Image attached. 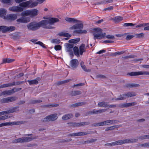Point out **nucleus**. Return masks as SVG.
Segmentation results:
<instances>
[{"instance_id":"nucleus-35","label":"nucleus","mask_w":149,"mask_h":149,"mask_svg":"<svg viewBox=\"0 0 149 149\" xmlns=\"http://www.w3.org/2000/svg\"><path fill=\"white\" fill-rule=\"evenodd\" d=\"M7 13V10L5 9L1 8L0 9V17H1L5 16Z\"/></svg>"},{"instance_id":"nucleus-16","label":"nucleus","mask_w":149,"mask_h":149,"mask_svg":"<svg viewBox=\"0 0 149 149\" xmlns=\"http://www.w3.org/2000/svg\"><path fill=\"white\" fill-rule=\"evenodd\" d=\"M30 21V19L28 17H22L17 20L18 22L22 23H26Z\"/></svg>"},{"instance_id":"nucleus-63","label":"nucleus","mask_w":149,"mask_h":149,"mask_svg":"<svg viewBox=\"0 0 149 149\" xmlns=\"http://www.w3.org/2000/svg\"><path fill=\"white\" fill-rule=\"evenodd\" d=\"M71 36V35L69 34L68 33H64V36L66 37L70 38Z\"/></svg>"},{"instance_id":"nucleus-11","label":"nucleus","mask_w":149,"mask_h":149,"mask_svg":"<svg viewBox=\"0 0 149 149\" xmlns=\"http://www.w3.org/2000/svg\"><path fill=\"white\" fill-rule=\"evenodd\" d=\"M17 98L15 97H10L4 98L0 100V102L2 103H8L15 101Z\"/></svg>"},{"instance_id":"nucleus-33","label":"nucleus","mask_w":149,"mask_h":149,"mask_svg":"<svg viewBox=\"0 0 149 149\" xmlns=\"http://www.w3.org/2000/svg\"><path fill=\"white\" fill-rule=\"evenodd\" d=\"M139 86V85L136 84H128L126 85L125 86L127 88H132L138 87Z\"/></svg>"},{"instance_id":"nucleus-15","label":"nucleus","mask_w":149,"mask_h":149,"mask_svg":"<svg viewBox=\"0 0 149 149\" xmlns=\"http://www.w3.org/2000/svg\"><path fill=\"white\" fill-rule=\"evenodd\" d=\"M70 65L72 69L74 70L76 69L79 65V61L77 59H72L70 61Z\"/></svg>"},{"instance_id":"nucleus-57","label":"nucleus","mask_w":149,"mask_h":149,"mask_svg":"<svg viewBox=\"0 0 149 149\" xmlns=\"http://www.w3.org/2000/svg\"><path fill=\"white\" fill-rule=\"evenodd\" d=\"M107 38L109 39H113L115 38L113 36L110 35H108L107 36H106Z\"/></svg>"},{"instance_id":"nucleus-64","label":"nucleus","mask_w":149,"mask_h":149,"mask_svg":"<svg viewBox=\"0 0 149 149\" xmlns=\"http://www.w3.org/2000/svg\"><path fill=\"white\" fill-rule=\"evenodd\" d=\"M80 65L83 69L86 67V66L84 65V62L83 61H81L80 63Z\"/></svg>"},{"instance_id":"nucleus-54","label":"nucleus","mask_w":149,"mask_h":149,"mask_svg":"<svg viewBox=\"0 0 149 149\" xmlns=\"http://www.w3.org/2000/svg\"><path fill=\"white\" fill-rule=\"evenodd\" d=\"M96 139H92L85 141V142L87 143H90L94 142L96 141Z\"/></svg>"},{"instance_id":"nucleus-59","label":"nucleus","mask_w":149,"mask_h":149,"mask_svg":"<svg viewBox=\"0 0 149 149\" xmlns=\"http://www.w3.org/2000/svg\"><path fill=\"white\" fill-rule=\"evenodd\" d=\"M113 7L112 6H109L108 8H105L104 9V11L111 10L113 9Z\"/></svg>"},{"instance_id":"nucleus-19","label":"nucleus","mask_w":149,"mask_h":149,"mask_svg":"<svg viewBox=\"0 0 149 149\" xmlns=\"http://www.w3.org/2000/svg\"><path fill=\"white\" fill-rule=\"evenodd\" d=\"M17 18V15L15 14H10L6 16V19L7 20L10 21H13Z\"/></svg>"},{"instance_id":"nucleus-50","label":"nucleus","mask_w":149,"mask_h":149,"mask_svg":"<svg viewBox=\"0 0 149 149\" xmlns=\"http://www.w3.org/2000/svg\"><path fill=\"white\" fill-rule=\"evenodd\" d=\"M125 53V52L122 51L120 52H116L112 54V55L114 56H116L119 55L123 54Z\"/></svg>"},{"instance_id":"nucleus-48","label":"nucleus","mask_w":149,"mask_h":149,"mask_svg":"<svg viewBox=\"0 0 149 149\" xmlns=\"http://www.w3.org/2000/svg\"><path fill=\"white\" fill-rule=\"evenodd\" d=\"M137 146L139 147V148H148L147 143L142 144H139Z\"/></svg>"},{"instance_id":"nucleus-32","label":"nucleus","mask_w":149,"mask_h":149,"mask_svg":"<svg viewBox=\"0 0 149 149\" xmlns=\"http://www.w3.org/2000/svg\"><path fill=\"white\" fill-rule=\"evenodd\" d=\"M0 31H1L3 33H6L8 31L7 26H0Z\"/></svg>"},{"instance_id":"nucleus-37","label":"nucleus","mask_w":149,"mask_h":149,"mask_svg":"<svg viewBox=\"0 0 149 149\" xmlns=\"http://www.w3.org/2000/svg\"><path fill=\"white\" fill-rule=\"evenodd\" d=\"M25 81H13L12 83V86H17L20 84H24Z\"/></svg>"},{"instance_id":"nucleus-14","label":"nucleus","mask_w":149,"mask_h":149,"mask_svg":"<svg viewBox=\"0 0 149 149\" xmlns=\"http://www.w3.org/2000/svg\"><path fill=\"white\" fill-rule=\"evenodd\" d=\"M79 21L80 22H75L78 23L73 25L71 27L70 29H79V30L82 29L83 27V23L81 21L79 20Z\"/></svg>"},{"instance_id":"nucleus-36","label":"nucleus","mask_w":149,"mask_h":149,"mask_svg":"<svg viewBox=\"0 0 149 149\" xmlns=\"http://www.w3.org/2000/svg\"><path fill=\"white\" fill-rule=\"evenodd\" d=\"M15 61L13 59L4 58L3 60V63H10L13 62Z\"/></svg>"},{"instance_id":"nucleus-47","label":"nucleus","mask_w":149,"mask_h":149,"mask_svg":"<svg viewBox=\"0 0 149 149\" xmlns=\"http://www.w3.org/2000/svg\"><path fill=\"white\" fill-rule=\"evenodd\" d=\"M36 44H38L40 45L42 47L46 48V47L45 46L44 44L42 42L39 41L36 43Z\"/></svg>"},{"instance_id":"nucleus-29","label":"nucleus","mask_w":149,"mask_h":149,"mask_svg":"<svg viewBox=\"0 0 149 149\" xmlns=\"http://www.w3.org/2000/svg\"><path fill=\"white\" fill-rule=\"evenodd\" d=\"M85 45L84 44H82L79 47V52L80 54L81 55L83 54L84 52L86 51V49H85Z\"/></svg>"},{"instance_id":"nucleus-28","label":"nucleus","mask_w":149,"mask_h":149,"mask_svg":"<svg viewBox=\"0 0 149 149\" xmlns=\"http://www.w3.org/2000/svg\"><path fill=\"white\" fill-rule=\"evenodd\" d=\"M111 19L113 20L115 22H119L123 19V18L122 17L120 16H117L111 18Z\"/></svg>"},{"instance_id":"nucleus-46","label":"nucleus","mask_w":149,"mask_h":149,"mask_svg":"<svg viewBox=\"0 0 149 149\" xmlns=\"http://www.w3.org/2000/svg\"><path fill=\"white\" fill-rule=\"evenodd\" d=\"M3 88L8 87L12 86V83H9L2 85Z\"/></svg>"},{"instance_id":"nucleus-7","label":"nucleus","mask_w":149,"mask_h":149,"mask_svg":"<svg viewBox=\"0 0 149 149\" xmlns=\"http://www.w3.org/2000/svg\"><path fill=\"white\" fill-rule=\"evenodd\" d=\"M58 118L57 114L56 113H54L47 116L42 119V121L43 122H45L54 121L56 120Z\"/></svg>"},{"instance_id":"nucleus-23","label":"nucleus","mask_w":149,"mask_h":149,"mask_svg":"<svg viewBox=\"0 0 149 149\" xmlns=\"http://www.w3.org/2000/svg\"><path fill=\"white\" fill-rule=\"evenodd\" d=\"M81 93V92L79 91L75 90L71 91L70 95L72 96H73L80 95Z\"/></svg>"},{"instance_id":"nucleus-60","label":"nucleus","mask_w":149,"mask_h":149,"mask_svg":"<svg viewBox=\"0 0 149 149\" xmlns=\"http://www.w3.org/2000/svg\"><path fill=\"white\" fill-rule=\"evenodd\" d=\"M94 114V110L92 111H88L86 113V116L89 115H92Z\"/></svg>"},{"instance_id":"nucleus-45","label":"nucleus","mask_w":149,"mask_h":149,"mask_svg":"<svg viewBox=\"0 0 149 149\" xmlns=\"http://www.w3.org/2000/svg\"><path fill=\"white\" fill-rule=\"evenodd\" d=\"M58 104L47 105L45 106V107H58Z\"/></svg>"},{"instance_id":"nucleus-44","label":"nucleus","mask_w":149,"mask_h":149,"mask_svg":"<svg viewBox=\"0 0 149 149\" xmlns=\"http://www.w3.org/2000/svg\"><path fill=\"white\" fill-rule=\"evenodd\" d=\"M135 35L136 38H140L144 37V34L143 33H141L139 34H135Z\"/></svg>"},{"instance_id":"nucleus-30","label":"nucleus","mask_w":149,"mask_h":149,"mask_svg":"<svg viewBox=\"0 0 149 149\" xmlns=\"http://www.w3.org/2000/svg\"><path fill=\"white\" fill-rule=\"evenodd\" d=\"M108 102H100L98 103V106L99 107H108Z\"/></svg>"},{"instance_id":"nucleus-61","label":"nucleus","mask_w":149,"mask_h":149,"mask_svg":"<svg viewBox=\"0 0 149 149\" xmlns=\"http://www.w3.org/2000/svg\"><path fill=\"white\" fill-rule=\"evenodd\" d=\"M82 123V125L84 126V125H87L90 124V123L89 122H81Z\"/></svg>"},{"instance_id":"nucleus-26","label":"nucleus","mask_w":149,"mask_h":149,"mask_svg":"<svg viewBox=\"0 0 149 149\" xmlns=\"http://www.w3.org/2000/svg\"><path fill=\"white\" fill-rule=\"evenodd\" d=\"M72 80L71 79H69L66 80L62 81H58L56 83V84L58 86H59L63 84L67 83L69 81H72Z\"/></svg>"},{"instance_id":"nucleus-52","label":"nucleus","mask_w":149,"mask_h":149,"mask_svg":"<svg viewBox=\"0 0 149 149\" xmlns=\"http://www.w3.org/2000/svg\"><path fill=\"white\" fill-rule=\"evenodd\" d=\"M54 49L56 51L60 50L61 49V47L59 45H57L55 46Z\"/></svg>"},{"instance_id":"nucleus-1","label":"nucleus","mask_w":149,"mask_h":149,"mask_svg":"<svg viewBox=\"0 0 149 149\" xmlns=\"http://www.w3.org/2000/svg\"><path fill=\"white\" fill-rule=\"evenodd\" d=\"M59 21L58 19L56 18L52 17L47 20H43L39 22L40 27H42L45 29H53L51 25L54 24L55 23Z\"/></svg>"},{"instance_id":"nucleus-22","label":"nucleus","mask_w":149,"mask_h":149,"mask_svg":"<svg viewBox=\"0 0 149 149\" xmlns=\"http://www.w3.org/2000/svg\"><path fill=\"white\" fill-rule=\"evenodd\" d=\"M86 103V102H78L71 105L70 107H71L75 108L85 105Z\"/></svg>"},{"instance_id":"nucleus-53","label":"nucleus","mask_w":149,"mask_h":149,"mask_svg":"<svg viewBox=\"0 0 149 149\" xmlns=\"http://www.w3.org/2000/svg\"><path fill=\"white\" fill-rule=\"evenodd\" d=\"M96 77L97 78H100L101 79H105L107 78L105 75L102 74H98L97 75Z\"/></svg>"},{"instance_id":"nucleus-6","label":"nucleus","mask_w":149,"mask_h":149,"mask_svg":"<svg viewBox=\"0 0 149 149\" xmlns=\"http://www.w3.org/2000/svg\"><path fill=\"white\" fill-rule=\"evenodd\" d=\"M28 29L30 31H34L40 28L39 22H33L27 25Z\"/></svg>"},{"instance_id":"nucleus-27","label":"nucleus","mask_w":149,"mask_h":149,"mask_svg":"<svg viewBox=\"0 0 149 149\" xmlns=\"http://www.w3.org/2000/svg\"><path fill=\"white\" fill-rule=\"evenodd\" d=\"M65 20L69 22H80L79 21V20H78L76 19H75L74 18H71L70 17H66L65 19Z\"/></svg>"},{"instance_id":"nucleus-3","label":"nucleus","mask_w":149,"mask_h":149,"mask_svg":"<svg viewBox=\"0 0 149 149\" xmlns=\"http://www.w3.org/2000/svg\"><path fill=\"white\" fill-rule=\"evenodd\" d=\"M94 31L93 35L94 36V39H101L106 36V34L105 33H102V29L100 28H96L93 29Z\"/></svg>"},{"instance_id":"nucleus-24","label":"nucleus","mask_w":149,"mask_h":149,"mask_svg":"<svg viewBox=\"0 0 149 149\" xmlns=\"http://www.w3.org/2000/svg\"><path fill=\"white\" fill-rule=\"evenodd\" d=\"M66 50L67 52H69L72 51L74 45L72 44H70L69 43L66 44Z\"/></svg>"},{"instance_id":"nucleus-13","label":"nucleus","mask_w":149,"mask_h":149,"mask_svg":"<svg viewBox=\"0 0 149 149\" xmlns=\"http://www.w3.org/2000/svg\"><path fill=\"white\" fill-rule=\"evenodd\" d=\"M23 7L18 6H14L10 7L9 8V10L15 12H20L23 11L24 9ZM24 8V7H23Z\"/></svg>"},{"instance_id":"nucleus-55","label":"nucleus","mask_w":149,"mask_h":149,"mask_svg":"<svg viewBox=\"0 0 149 149\" xmlns=\"http://www.w3.org/2000/svg\"><path fill=\"white\" fill-rule=\"evenodd\" d=\"M134 25V24L132 23H125L124 24V26L126 27H127L129 26H133Z\"/></svg>"},{"instance_id":"nucleus-39","label":"nucleus","mask_w":149,"mask_h":149,"mask_svg":"<svg viewBox=\"0 0 149 149\" xmlns=\"http://www.w3.org/2000/svg\"><path fill=\"white\" fill-rule=\"evenodd\" d=\"M80 39L78 38L76 39H74L69 40V42L70 43H76L79 41Z\"/></svg>"},{"instance_id":"nucleus-34","label":"nucleus","mask_w":149,"mask_h":149,"mask_svg":"<svg viewBox=\"0 0 149 149\" xmlns=\"http://www.w3.org/2000/svg\"><path fill=\"white\" fill-rule=\"evenodd\" d=\"M73 33L78 34H86L87 33V31L86 30H83L81 29L80 30H75L74 31Z\"/></svg>"},{"instance_id":"nucleus-41","label":"nucleus","mask_w":149,"mask_h":149,"mask_svg":"<svg viewBox=\"0 0 149 149\" xmlns=\"http://www.w3.org/2000/svg\"><path fill=\"white\" fill-rule=\"evenodd\" d=\"M15 29V27L14 26H7V30L8 31H12Z\"/></svg>"},{"instance_id":"nucleus-12","label":"nucleus","mask_w":149,"mask_h":149,"mask_svg":"<svg viewBox=\"0 0 149 149\" xmlns=\"http://www.w3.org/2000/svg\"><path fill=\"white\" fill-rule=\"evenodd\" d=\"M127 75L131 76H138L140 75H149V72L147 71H140L138 72H132L128 73Z\"/></svg>"},{"instance_id":"nucleus-42","label":"nucleus","mask_w":149,"mask_h":149,"mask_svg":"<svg viewBox=\"0 0 149 149\" xmlns=\"http://www.w3.org/2000/svg\"><path fill=\"white\" fill-rule=\"evenodd\" d=\"M10 116H8V115H5L2 116L0 117V120H5L7 119L10 118Z\"/></svg>"},{"instance_id":"nucleus-8","label":"nucleus","mask_w":149,"mask_h":149,"mask_svg":"<svg viewBox=\"0 0 149 149\" xmlns=\"http://www.w3.org/2000/svg\"><path fill=\"white\" fill-rule=\"evenodd\" d=\"M136 95V94L133 92H128L122 95H120V97H118L115 99L116 101H118L125 99V98L124 97V96H126L127 97H131L135 96Z\"/></svg>"},{"instance_id":"nucleus-2","label":"nucleus","mask_w":149,"mask_h":149,"mask_svg":"<svg viewBox=\"0 0 149 149\" xmlns=\"http://www.w3.org/2000/svg\"><path fill=\"white\" fill-rule=\"evenodd\" d=\"M45 0H38V1H33L32 0L24 2L19 3V6L24 7L31 8L37 6L38 2L40 3H42Z\"/></svg>"},{"instance_id":"nucleus-4","label":"nucleus","mask_w":149,"mask_h":149,"mask_svg":"<svg viewBox=\"0 0 149 149\" xmlns=\"http://www.w3.org/2000/svg\"><path fill=\"white\" fill-rule=\"evenodd\" d=\"M38 136H37L33 137H22L15 139L13 141V143H26L31 141L33 139H36L38 138Z\"/></svg>"},{"instance_id":"nucleus-38","label":"nucleus","mask_w":149,"mask_h":149,"mask_svg":"<svg viewBox=\"0 0 149 149\" xmlns=\"http://www.w3.org/2000/svg\"><path fill=\"white\" fill-rule=\"evenodd\" d=\"M113 146L122 145L124 144L123 140H120L117 141L113 142Z\"/></svg>"},{"instance_id":"nucleus-58","label":"nucleus","mask_w":149,"mask_h":149,"mask_svg":"<svg viewBox=\"0 0 149 149\" xmlns=\"http://www.w3.org/2000/svg\"><path fill=\"white\" fill-rule=\"evenodd\" d=\"M114 129V126H111L107 127L105 129V131H107L109 130H112Z\"/></svg>"},{"instance_id":"nucleus-56","label":"nucleus","mask_w":149,"mask_h":149,"mask_svg":"<svg viewBox=\"0 0 149 149\" xmlns=\"http://www.w3.org/2000/svg\"><path fill=\"white\" fill-rule=\"evenodd\" d=\"M134 36L132 35H128L126 37V39L127 40H130L134 37Z\"/></svg>"},{"instance_id":"nucleus-40","label":"nucleus","mask_w":149,"mask_h":149,"mask_svg":"<svg viewBox=\"0 0 149 149\" xmlns=\"http://www.w3.org/2000/svg\"><path fill=\"white\" fill-rule=\"evenodd\" d=\"M5 91L6 95H10L15 93L14 88L11 90Z\"/></svg>"},{"instance_id":"nucleus-18","label":"nucleus","mask_w":149,"mask_h":149,"mask_svg":"<svg viewBox=\"0 0 149 149\" xmlns=\"http://www.w3.org/2000/svg\"><path fill=\"white\" fill-rule=\"evenodd\" d=\"M41 80L40 77H37L36 79L31 80H28L27 82L29 83L30 85L37 84H38V81Z\"/></svg>"},{"instance_id":"nucleus-31","label":"nucleus","mask_w":149,"mask_h":149,"mask_svg":"<svg viewBox=\"0 0 149 149\" xmlns=\"http://www.w3.org/2000/svg\"><path fill=\"white\" fill-rule=\"evenodd\" d=\"M73 49L75 55L77 57L79 56V51L78 47L75 46L73 47Z\"/></svg>"},{"instance_id":"nucleus-20","label":"nucleus","mask_w":149,"mask_h":149,"mask_svg":"<svg viewBox=\"0 0 149 149\" xmlns=\"http://www.w3.org/2000/svg\"><path fill=\"white\" fill-rule=\"evenodd\" d=\"M136 103L135 102L122 104L120 105V108H125L133 106L136 104Z\"/></svg>"},{"instance_id":"nucleus-49","label":"nucleus","mask_w":149,"mask_h":149,"mask_svg":"<svg viewBox=\"0 0 149 149\" xmlns=\"http://www.w3.org/2000/svg\"><path fill=\"white\" fill-rule=\"evenodd\" d=\"M2 3L6 4H10L11 3V0H1Z\"/></svg>"},{"instance_id":"nucleus-62","label":"nucleus","mask_w":149,"mask_h":149,"mask_svg":"<svg viewBox=\"0 0 149 149\" xmlns=\"http://www.w3.org/2000/svg\"><path fill=\"white\" fill-rule=\"evenodd\" d=\"M68 124H70L71 125V126L73 127H76V122H70L69 123H68Z\"/></svg>"},{"instance_id":"nucleus-5","label":"nucleus","mask_w":149,"mask_h":149,"mask_svg":"<svg viewBox=\"0 0 149 149\" xmlns=\"http://www.w3.org/2000/svg\"><path fill=\"white\" fill-rule=\"evenodd\" d=\"M38 13V11L36 9L27 10L23 12L21 14L22 16H30L33 17L37 16Z\"/></svg>"},{"instance_id":"nucleus-21","label":"nucleus","mask_w":149,"mask_h":149,"mask_svg":"<svg viewBox=\"0 0 149 149\" xmlns=\"http://www.w3.org/2000/svg\"><path fill=\"white\" fill-rule=\"evenodd\" d=\"M138 141V139H130L123 140L124 144L125 143H133L136 142Z\"/></svg>"},{"instance_id":"nucleus-10","label":"nucleus","mask_w":149,"mask_h":149,"mask_svg":"<svg viewBox=\"0 0 149 149\" xmlns=\"http://www.w3.org/2000/svg\"><path fill=\"white\" fill-rule=\"evenodd\" d=\"M19 107H12L10 109L6 111H5L0 112V116L7 114L13 113L17 111H19Z\"/></svg>"},{"instance_id":"nucleus-17","label":"nucleus","mask_w":149,"mask_h":149,"mask_svg":"<svg viewBox=\"0 0 149 149\" xmlns=\"http://www.w3.org/2000/svg\"><path fill=\"white\" fill-rule=\"evenodd\" d=\"M93 133L92 131H87V132H79L75 133V136H81L85 135H86L90 134H92Z\"/></svg>"},{"instance_id":"nucleus-43","label":"nucleus","mask_w":149,"mask_h":149,"mask_svg":"<svg viewBox=\"0 0 149 149\" xmlns=\"http://www.w3.org/2000/svg\"><path fill=\"white\" fill-rule=\"evenodd\" d=\"M42 102V100H32L31 101L30 103L34 104L36 103H40Z\"/></svg>"},{"instance_id":"nucleus-9","label":"nucleus","mask_w":149,"mask_h":149,"mask_svg":"<svg viewBox=\"0 0 149 149\" xmlns=\"http://www.w3.org/2000/svg\"><path fill=\"white\" fill-rule=\"evenodd\" d=\"M25 123H26V121H14L11 122L3 123L0 124V127L8 125H19L21 124H24Z\"/></svg>"},{"instance_id":"nucleus-25","label":"nucleus","mask_w":149,"mask_h":149,"mask_svg":"<svg viewBox=\"0 0 149 149\" xmlns=\"http://www.w3.org/2000/svg\"><path fill=\"white\" fill-rule=\"evenodd\" d=\"M73 117V115L71 113H68L63 115L62 118V120H67L72 118Z\"/></svg>"},{"instance_id":"nucleus-51","label":"nucleus","mask_w":149,"mask_h":149,"mask_svg":"<svg viewBox=\"0 0 149 149\" xmlns=\"http://www.w3.org/2000/svg\"><path fill=\"white\" fill-rule=\"evenodd\" d=\"M51 42L52 43H55L56 44H59L60 42V40L57 39H53L52 40Z\"/></svg>"}]
</instances>
